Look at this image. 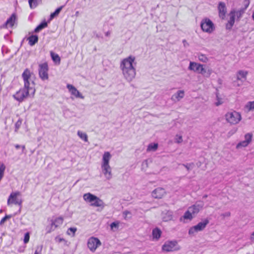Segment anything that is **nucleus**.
<instances>
[{
	"label": "nucleus",
	"mask_w": 254,
	"mask_h": 254,
	"mask_svg": "<svg viewBox=\"0 0 254 254\" xmlns=\"http://www.w3.org/2000/svg\"><path fill=\"white\" fill-rule=\"evenodd\" d=\"M249 144V143H248L246 141L243 140V141H240V142H239L237 144L236 147H237V148L245 147L247 146Z\"/></svg>",
	"instance_id": "nucleus-37"
},
{
	"label": "nucleus",
	"mask_w": 254,
	"mask_h": 254,
	"mask_svg": "<svg viewBox=\"0 0 254 254\" xmlns=\"http://www.w3.org/2000/svg\"><path fill=\"white\" fill-rule=\"evenodd\" d=\"M41 0H28L29 6L31 9H34L36 7L38 4V1Z\"/></svg>",
	"instance_id": "nucleus-32"
},
{
	"label": "nucleus",
	"mask_w": 254,
	"mask_h": 254,
	"mask_svg": "<svg viewBox=\"0 0 254 254\" xmlns=\"http://www.w3.org/2000/svg\"><path fill=\"white\" fill-rule=\"evenodd\" d=\"M246 108L249 111H254V101L252 102H249L246 105Z\"/></svg>",
	"instance_id": "nucleus-38"
},
{
	"label": "nucleus",
	"mask_w": 254,
	"mask_h": 254,
	"mask_svg": "<svg viewBox=\"0 0 254 254\" xmlns=\"http://www.w3.org/2000/svg\"><path fill=\"white\" fill-rule=\"evenodd\" d=\"M21 147L22 150V152L23 153L24 152V150L25 149V145H22V146H21Z\"/></svg>",
	"instance_id": "nucleus-58"
},
{
	"label": "nucleus",
	"mask_w": 254,
	"mask_h": 254,
	"mask_svg": "<svg viewBox=\"0 0 254 254\" xmlns=\"http://www.w3.org/2000/svg\"><path fill=\"white\" fill-rule=\"evenodd\" d=\"M202 30L208 33H212L215 29L213 22L209 18H206L202 20L200 23Z\"/></svg>",
	"instance_id": "nucleus-6"
},
{
	"label": "nucleus",
	"mask_w": 254,
	"mask_h": 254,
	"mask_svg": "<svg viewBox=\"0 0 254 254\" xmlns=\"http://www.w3.org/2000/svg\"><path fill=\"white\" fill-rule=\"evenodd\" d=\"M27 40L29 45L33 46L38 42V36L37 35H32L28 38Z\"/></svg>",
	"instance_id": "nucleus-24"
},
{
	"label": "nucleus",
	"mask_w": 254,
	"mask_h": 254,
	"mask_svg": "<svg viewBox=\"0 0 254 254\" xmlns=\"http://www.w3.org/2000/svg\"><path fill=\"white\" fill-rule=\"evenodd\" d=\"M199 60L203 63H206L208 61V58L203 55H201L198 57Z\"/></svg>",
	"instance_id": "nucleus-42"
},
{
	"label": "nucleus",
	"mask_w": 254,
	"mask_h": 254,
	"mask_svg": "<svg viewBox=\"0 0 254 254\" xmlns=\"http://www.w3.org/2000/svg\"><path fill=\"white\" fill-rule=\"evenodd\" d=\"M218 9L220 17L223 18L227 12L225 3L224 2H219L218 6Z\"/></svg>",
	"instance_id": "nucleus-17"
},
{
	"label": "nucleus",
	"mask_w": 254,
	"mask_h": 254,
	"mask_svg": "<svg viewBox=\"0 0 254 254\" xmlns=\"http://www.w3.org/2000/svg\"><path fill=\"white\" fill-rule=\"evenodd\" d=\"M42 248H43L42 245L38 246L36 247L34 254H41Z\"/></svg>",
	"instance_id": "nucleus-44"
},
{
	"label": "nucleus",
	"mask_w": 254,
	"mask_h": 254,
	"mask_svg": "<svg viewBox=\"0 0 254 254\" xmlns=\"http://www.w3.org/2000/svg\"><path fill=\"white\" fill-rule=\"evenodd\" d=\"M47 26V22H46L45 20H44L35 28L34 32L38 33L43 29L46 28Z\"/></svg>",
	"instance_id": "nucleus-27"
},
{
	"label": "nucleus",
	"mask_w": 254,
	"mask_h": 254,
	"mask_svg": "<svg viewBox=\"0 0 254 254\" xmlns=\"http://www.w3.org/2000/svg\"><path fill=\"white\" fill-rule=\"evenodd\" d=\"M67 88L69 90L71 94L74 95L76 98H79L81 99L83 98V96L82 95V94L73 85L70 84H67Z\"/></svg>",
	"instance_id": "nucleus-18"
},
{
	"label": "nucleus",
	"mask_w": 254,
	"mask_h": 254,
	"mask_svg": "<svg viewBox=\"0 0 254 254\" xmlns=\"http://www.w3.org/2000/svg\"><path fill=\"white\" fill-rule=\"evenodd\" d=\"M158 145L156 143H150L147 148V151H155L158 148Z\"/></svg>",
	"instance_id": "nucleus-30"
},
{
	"label": "nucleus",
	"mask_w": 254,
	"mask_h": 254,
	"mask_svg": "<svg viewBox=\"0 0 254 254\" xmlns=\"http://www.w3.org/2000/svg\"><path fill=\"white\" fill-rule=\"evenodd\" d=\"M78 136L85 142H88V136L86 133L78 130L77 133Z\"/></svg>",
	"instance_id": "nucleus-31"
},
{
	"label": "nucleus",
	"mask_w": 254,
	"mask_h": 254,
	"mask_svg": "<svg viewBox=\"0 0 254 254\" xmlns=\"http://www.w3.org/2000/svg\"><path fill=\"white\" fill-rule=\"evenodd\" d=\"M166 193L164 189L162 188H157L152 192V196L154 198H161Z\"/></svg>",
	"instance_id": "nucleus-14"
},
{
	"label": "nucleus",
	"mask_w": 254,
	"mask_h": 254,
	"mask_svg": "<svg viewBox=\"0 0 254 254\" xmlns=\"http://www.w3.org/2000/svg\"><path fill=\"white\" fill-rule=\"evenodd\" d=\"M185 93L183 90H178L177 93L175 95V97L178 101L180 100L184 96Z\"/></svg>",
	"instance_id": "nucleus-33"
},
{
	"label": "nucleus",
	"mask_w": 254,
	"mask_h": 254,
	"mask_svg": "<svg viewBox=\"0 0 254 254\" xmlns=\"http://www.w3.org/2000/svg\"><path fill=\"white\" fill-rule=\"evenodd\" d=\"M55 241L58 243H61L62 242H66V241L64 238H61L60 236H57L55 238Z\"/></svg>",
	"instance_id": "nucleus-48"
},
{
	"label": "nucleus",
	"mask_w": 254,
	"mask_h": 254,
	"mask_svg": "<svg viewBox=\"0 0 254 254\" xmlns=\"http://www.w3.org/2000/svg\"><path fill=\"white\" fill-rule=\"evenodd\" d=\"M202 64L193 62H190L188 69L198 73H199Z\"/></svg>",
	"instance_id": "nucleus-16"
},
{
	"label": "nucleus",
	"mask_w": 254,
	"mask_h": 254,
	"mask_svg": "<svg viewBox=\"0 0 254 254\" xmlns=\"http://www.w3.org/2000/svg\"><path fill=\"white\" fill-rule=\"evenodd\" d=\"M183 43H184L185 46H186V44L188 45L186 40H183Z\"/></svg>",
	"instance_id": "nucleus-59"
},
{
	"label": "nucleus",
	"mask_w": 254,
	"mask_h": 254,
	"mask_svg": "<svg viewBox=\"0 0 254 254\" xmlns=\"http://www.w3.org/2000/svg\"><path fill=\"white\" fill-rule=\"evenodd\" d=\"M16 20V15L13 13L7 20L0 26V28H7L8 26L12 27Z\"/></svg>",
	"instance_id": "nucleus-13"
},
{
	"label": "nucleus",
	"mask_w": 254,
	"mask_h": 254,
	"mask_svg": "<svg viewBox=\"0 0 254 254\" xmlns=\"http://www.w3.org/2000/svg\"><path fill=\"white\" fill-rule=\"evenodd\" d=\"M231 213L230 212H227L221 214V216H223V217H229Z\"/></svg>",
	"instance_id": "nucleus-52"
},
{
	"label": "nucleus",
	"mask_w": 254,
	"mask_h": 254,
	"mask_svg": "<svg viewBox=\"0 0 254 254\" xmlns=\"http://www.w3.org/2000/svg\"><path fill=\"white\" fill-rule=\"evenodd\" d=\"M205 65L202 64L199 73L202 74L204 77L208 78L212 73V70L210 68H205Z\"/></svg>",
	"instance_id": "nucleus-19"
},
{
	"label": "nucleus",
	"mask_w": 254,
	"mask_h": 254,
	"mask_svg": "<svg viewBox=\"0 0 254 254\" xmlns=\"http://www.w3.org/2000/svg\"><path fill=\"white\" fill-rule=\"evenodd\" d=\"M77 231V229L75 227H70L68 229L67 231V234L68 235H70L72 234V236H74L75 232Z\"/></svg>",
	"instance_id": "nucleus-39"
},
{
	"label": "nucleus",
	"mask_w": 254,
	"mask_h": 254,
	"mask_svg": "<svg viewBox=\"0 0 254 254\" xmlns=\"http://www.w3.org/2000/svg\"><path fill=\"white\" fill-rule=\"evenodd\" d=\"M111 34V32L108 31L105 33V35L107 37L109 36Z\"/></svg>",
	"instance_id": "nucleus-55"
},
{
	"label": "nucleus",
	"mask_w": 254,
	"mask_h": 254,
	"mask_svg": "<svg viewBox=\"0 0 254 254\" xmlns=\"http://www.w3.org/2000/svg\"><path fill=\"white\" fill-rule=\"evenodd\" d=\"M130 214V212L129 211H125L124 212H123V214L124 215L127 216L128 214Z\"/></svg>",
	"instance_id": "nucleus-54"
},
{
	"label": "nucleus",
	"mask_w": 254,
	"mask_h": 254,
	"mask_svg": "<svg viewBox=\"0 0 254 254\" xmlns=\"http://www.w3.org/2000/svg\"><path fill=\"white\" fill-rule=\"evenodd\" d=\"M64 5H62L58 8H57L54 12L51 13L50 15L49 20H52L53 19H54L55 17L57 16L60 12L61 11L62 9L64 7Z\"/></svg>",
	"instance_id": "nucleus-25"
},
{
	"label": "nucleus",
	"mask_w": 254,
	"mask_h": 254,
	"mask_svg": "<svg viewBox=\"0 0 254 254\" xmlns=\"http://www.w3.org/2000/svg\"><path fill=\"white\" fill-rule=\"evenodd\" d=\"M2 209H1V210H0V212H2Z\"/></svg>",
	"instance_id": "nucleus-62"
},
{
	"label": "nucleus",
	"mask_w": 254,
	"mask_h": 254,
	"mask_svg": "<svg viewBox=\"0 0 254 254\" xmlns=\"http://www.w3.org/2000/svg\"><path fill=\"white\" fill-rule=\"evenodd\" d=\"M63 222V219L62 217H58L55 219L54 220H52L51 221V225L55 228L56 229L60 225H61Z\"/></svg>",
	"instance_id": "nucleus-23"
},
{
	"label": "nucleus",
	"mask_w": 254,
	"mask_h": 254,
	"mask_svg": "<svg viewBox=\"0 0 254 254\" xmlns=\"http://www.w3.org/2000/svg\"><path fill=\"white\" fill-rule=\"evenodd\" d=\"M48 70L49 67L47 63H44L39 65V77L43 81L48 79Z\"/></svg>",
	"instance_id": "nucleus-7"
},
{
	"label": "nucleus",
	"mask_w": 254,
	"mask_h": 254,
	"mask_svg": "<svg viewBox=\"0 0 254 254\" xmlns=\"http://www.w3.org/2000/svg\"><path fill=\"white\" fill-rule=\"evenodd\" d=\"M226 121L231 125H236L241 121V115L236 111L229 112L225 115Z\"/></svg>",
	"instance_id": "nucleus-4"
},
{
	"label": "nucleus",
	"mask_w": 254,
	"mask_h": 254,
	"mask_svg": "<svg viewBox=\"0 0 254 254\" xmlns=\"http://www.w3.org/2000/svg\"><path fill=\"white\" fill-rule=\"evenodd\" d=\"M253 134L252 133H247L245 135V141H246L249 144L252 140Z\"/></svg>",
	"instance_id": "nucleus-36"
},
{
	"label": "nucleus",
	"mask_w": 254,
	"mask_h": 254,
	"mask_svg": "<svg viewBox=\"0 0 254 254\" xmlns=\"http://www.w3.org/2000/svg\"><path fill=\"white\" fill-rule=\"evenodd\" d=\"M230 19L228 21V23H227L226 25V28L227 29L230 30L233 26L234 25V24L235 23V10H232L230 12Z\"/></svg>",
	"instance_id": "nucleus-15"
},
{
	"label": "nucleus",
	"mask_w": 254,
	"mask_h": 254,
	"mask_svg": "<svg viewBox=\"0 0 254 254\" xmlns=\"http://www.w3.org/2000/svg\"><path fill=\"white\" fill-rule=\"evenodd\" d=\"M32 89L31 87L26 88L24 87L20 88L15 94L12 95L13 98L18 101L22 102L24 100L28 97L29 93V90Z\"/></svg>",
	"instance_id": "nucleus-3"
},
{
	"label": "nucleus",
	"mask_w": 254,
	"mask_h": 254,
	"mask_svg": "<svg viewBox=\"0 0 254 254\" xmlns=\"http://www.w3.org/2000/svg\"><path fill=\"white\" fill-rule=\"evenodd\" d=\"M250 2L249 0H245V7L244 8H245V10H246V9L247 8Z\"/></svg>",
	"instance_id": "nucleus-51"
},
{
	"label": "nucleus",
	"mask_w": 254,
	"mask_h": 254,
	"mask_svg": "<svg viewBox=\"0 0 254 254\" xmlns=\"http://www.w3.org/2000/svg\"><path fill=\"white\" fill-rule=\"evenodd\" d=\"M111 158V155L109 152H104L103 155V163L102 165H109V161Z\"/></svg>",
	"instance_id": "nucleus-22"
},
{
	"label": "nucleus",
	"mask_w": 254,
	"mask_h": 254,
	"mask_svg": "<svg viewBox=\"0 0 254 254\" xmlns=\"http://www.w3.org/2000/svg\"><path fill=\"white\" fill-rule=\"evenodd\" d=\"M164 221H168V219H165V218H164Z\"/></svg>",
	"instance_id": "nucleus-60"
},
{
	"label": "nucleus",
	"mask_w": 254,
	"mask_h": 254,
	"mask_svg": "<svg viewBox=\"0 0 254 254\" xmlns=\"http://www.w3.org/2000/svg\"><path fill=\"white\" fill-rule=\"evenodd\" d=\"M11 215H6L4 217H3L0 221V225H2L4 224V223L9 218H11Z\"/></svg>",
	"instance_id": "nucleus-43"
},
{
	"label": "nucleus",
	"mask_w": 254,
	"mask_h": 254,
	"mask_svg": "<svg viewBox=\"0 0 254 254\" xmlns=\"http://www.w3.org/2000/svg\"><path fill=\"white\" fill-rule=\"evenodd\" d=\"M51 57L52 58V60L55 63H58L59 64L60 63L61 58L60 56L53 52H51L50 53Z\"/></svg>",
	"instance_id": "nucleus-28"
},
{
	"label": "nucleus",
	"mask_w": 254,
	"mask_h": 254,
	"mask_svg": "<svg viewBox=\"0 0 254 254\" xmlns=\"http://www.w3.org/2000/svg\"><path fill=\"white\" fill-rule=\"evenodd\" d=\"M216 97H217V101L215 103V105L217 106H219V105H221L223 103V102L221 100V99H220L218 97V96L217 95L216 96Z\"/></svg>",
	"instance_id": "nucleus-49"
},
{
	"label": "nucleus",
	"mask_w": 254,
	"mask_h": 254,
	"mask_svg": "<svg viewBox=\"0 0 254 254\" xmlns=\"http://www.w3.org/2000/svg\"><path fill=\"white\" fill-rule=\"evenodd\" d=\"M203 207V203L202 202H196L194 204L189 207V209L194 215L197 214Z\"/></svg>",
	"instance_id": "nucleus-12"
},
{
	"label": "nucleus",
	"mask_w": 254,
	"mask_h": 254,
	"mask_svg": "<svg viewBox=\"0 0 254 254\" xmlns=\"http://www.w3.org/2000/svg\"><path fill=\"white\" fill-rule=\"evenodd\" d=\"M183 141L182 136L181 135H179L177 134L175 137V142L180 143Z\"/></svg>",
	"instance_id": "nucleus-46"
},
{
	"label": "nucleus",
	"mask_w": 254,
	"mask_h": 254,
	"mask_svg": "<svg viewBox=\"0 0 254 254\" xmlns=\"http://www.w3.org/2000/svg\"><path fill=\"white\" fill-rule=\"evenodd\" d=\"M22 124V120L19 119L15 124V130L16 131L20 127Z\"/></svg>",
	"instance_id": "nucleus-40"
},
{
	"label": "nucleus",
	"mask_w": 254,
	"mask_h": 254,
	"mask_svg": "<svg viewBox=\"0 0 254 254\" xmlns=\"http://www.w3.org/2000/svg\"><path fill=\"white\" fill-rule=\"evenodd\" d=\"M119 221H115V222H112L110 224V227L112 229H113L114 228L118 229V227H119Z\"/></svg>",
	"instance_id": "nucleus-41"
},
{
	"label": "nucleus",
	"mask_w": 254,
	"mask_h": 254,
	"mask_svg": "<svg viewBox=\"0 0 254 254\" xmlns=\"http://www.w3.org/2000/svg\"><path fill=\"white\" fill-rule=\"evenodd\" d=\"M19 194L20 192L19 191L13 192L11 193L7 199V205H9L10 204H14L21 206L22 203V201L21 199H19L17 197V196Z\"/></svg>",
	"instance_id": "nucleus-9"
},
{
	"label": "nucleus",
	"mask_w": 254,
	"mask_h": 254,
	"mask_svg": "<svg viewBox=\"0 0 254 254\" xmlns=\"http://www.w3.org/2000/svg\"><path fill=\"white\" fill-rule=\"evenodd\" d=\"M250 240L252 241H254V231L251 234L250 236Z\"/></svg>",
	"instance_id": "nucleus-53"
},
{
	"label": "nucleus",
	"mask_w": 254,
	"mask_h": 254,
	"mask_svg": "<svg viewBox=\"0 0 254 254\" xmlns=\"http://www.w3.org/2000/svg\"><path fill=\"white\" fill-rule=\"evenodd\" d=\"M135 57L130 56L122 60L120 64V68L122 70L124 77L128 81H131L135 77L136 72L133 66Z\"/></svg>",
	"instance_id": "nucleus-1"
},
{
	"label": "nucleus",
	"mask_w": 254,
	"mask_h": 254,
	"mask_svg": "<svg viewBox=\"0 0 254 254\" xmlns=\"http://www.w3.org/2000/svg\"><path fill=\"white\" fill-rule=\"evenodd\" d=\"M209 220L205 219L202 221L199 222L197 225L191 227L189 230L190 235H194L196 233L203 230L209 223Z\"/></svg>",
	"instance_id": "nucleus-5"
},
{
	"label": "nucleus",
	"mask_w": 254,
	"mask_h": 254,
	"mask_svg": "<svg viewBox=\"0 0 254 254\" xmlns=\"http://www.w3.org/2000/svg\"><path fill=\"white\" fill-rule=\"evenodd\" d=\"M102 172L107 179L109 180L112 178L111 168L110 165H102Z\"/></svg>",
	"instance_id": "nucleus-20"
},
{
	"label": "nucleus",
	"mask_w": 254,
	"mask_h": 254,
	"mask_svg": "<svg viewBox=\"0 0 254 254\" xmlns=\"http://www.w3.org/2000/svg\"><path fill=\"white\" fill-rule=\"evenodd\" d=\"M162 234V232L160 229L156 227L152 230V236L154 239L158 240Z\"/></svg>",
	"instance_id": "nucleus-26"
},
{
	"label": "nucleus",
	"mask_w": 254,
	"mask_h": 254,
	"mask_svg": "<svg viewBox=\"0 0 254 254\" xmlns=\"http://www.w3.org/2000/svg\"><path fill=\"white\" fill-rule=\"evenodd\" d=\"M29 239H30V235H29V233H28V232L26 233L24 235V240H23L24 244L27 243L29 241Z\"/></svg>",
	"instance_id": "nucleus-45"
},
{
	"label": "nucleus",
	"mask_w": 254,
	"mask_h": 254,
	"mask_svg": "<svg viewBox=\"0 0 254 254\" xmlns=\"http://www.w3.org/2000/svg\"><path fill=\"white\" fill-rule=\"evenodd\" d=\"M96 36H97V37H99V35H96Z\"/></svg>",
	"instance_id": "nucleus-63"
},
{
	"label": "nucleus",
	"mask_w": 254,
	"mask_h": 254,
	"mask_svg": "<svg viewBox=\"0 0 254 254\" xmlns=\"http://www.w3.org/2000/svg\"><path fill=\"white\" fill-rule=\"evenodd\" d=\"M245 8H241L238 11H235L236 16H237L238 20H239L242 16L243 14L245 12Z\"/></svg>",
	"instance_id": "nucleus-34"
},
{
	"label": "nucleus",
	"mask_w": 254,
	"mask_h": 254,
	"mask_svg": "<svg viewBox=\"0 0 254 254\" xmlns=\"http://www.w3.org/2000/svg\"><path fill=\"white\" fill-rule=\"evenodd\" d=\"M192 215L193 214L188 209V210L185 212L183 217L184 219L191 220L193 217Z\"/></svg>",
	"instance_id": "nucleus-29"
},
{
	"label": "nucleus",
	"mask_w": 254,
	"mask_h": 254,
	"mask_svg": "<svg viewBox=\"0 0 254 254\" xmlns=\"http://www.w3.org/2000/svg\"><path fill=\"white\" fill-rule=\"evenodd\" d=\"M248 73L247 71L243 70H239L237 74V79L238 80H241L242 81H245L247 79Z\"/></svg>",
	"instance_id": "nucleus-21"
},
{
	"label": "nucleus",
	"mask_w": 254,
	"mask_h": 254,
	"mask_svg": "<svg viewBox=\"0 0 254 254\" xmlns=\"http://www.w3.org/2000/svg\"><path fill=\"white\" fill-rule=\"evenodd\" d=\"M55 228H53L51 225L50 226H48L46 227V231L47 233H50L51 232L54 231Z\"/></svg>",
	"instance_id": "nucleus-47"
},
{
	"label": "nucleus",
	"mask_w": 254,
	"mask_h": 254,
	"mask_svg": "<svg viewBox=\"0 0 254 254\" xmlns=\"http://www.w3.org/2000/svg\"><path fill=\"white\" fill-rule=\"evenodd\" d=\"M162 250L165 252H173L179 250V247L176 241H167L162 246Z\"/></svg>",
	"instance_id": "nucleus-8"
},
{
	"label": "nucleus",
	"mask_w": 254,
	"mask_h": 254,
	"mask_svg": "<svg viewBox=\"0 0 254 254\" xmlns=\"http://www.w3.org/2000/svg\"><path fill=\"white\" fill-rule=\"evenodd\" d=\"M83 199L86 201L91 203L92 206L102 207L104 206V203L102 200L89 192L83 195Z\"/></svg>",
	"instance_id": "nucleus-2"
},
{
	"label": "nucleus",
	"mask_w": 254,
	"mask_h": 254,
	"mask_svg": "<svg viewBox=\"0 0 254 254\" xmlns=\"http://www.w3.org/2000/svg\"><path fill=\"white\" fill-rule=\"evenodd\" d=\"M182 165L187 169L188 172H190L194 167V164L193 163L183 164Z\"/></svg>",
	"instance_id": "nucleus-35"
},
{
	"label": "nucleus",
	"mask_w": 254,
	"mask_h": 254,
	"mask_svg": "<svg viewBox=\"0 0 254 254\" xmlns=\"http://www.w3.org/2000/svg\"><path fill=\"white\" fill-rule=\"evenodd\" d=\"M15 147L16 149H18L21 147V145H20L19 144H16V145H15Z\"/></svg>",
	"instance_id": "nucleus-56"
},
{
	"label": "nucleus",
	"mask_w": 254,
	"mask_h": 254,
	"mask_svg": "<svg viewBox=\"0 0 254 254\" xmlns=\"http://www.w3.org/2000/svg\"><path fill=\"white\" fill-rule=\"evenodd\" d=\"M8 37H9V35L8 34H6L4 35V38L5 39V40H7L8 38Z\"/></svg>",
	"instance_id": "nucleus-57"
},
{
	"label": "nucleus",
	"mask_w": 254,
	"mask_h": 254,
	"mask_svg": "<svg viewBox=\"0 0 254 254\" xmlns=\"http://www.w3.org/2000/svg\"><path fill=\"white\" fill-rule=\"evenodd\" d=\"M101 244L100 240L95 237L90 238L87 242L88 248L92 252H94L96 250L97 248L100 246Z\"/></svg>",
	"instance_id": "nucleus-10"
},
{
	"label": "nucleus",
	"mask_w": 254,
	"mask_h": 254,
	"mask_svg": "<svg viewBox=\"0 0 254 254\" xmlns=\"http://www.w3.org/2000/svg\"><path fill=\"white\" fill-rule=\"evenodd\" d=\"M207 196V195H205L203 196V197H206Z\"/></svg>",
	"instance_id": "nucleus-61"
},
{
	"label": "nucleus",
	"mask_w": 254,
	"mask_h": 254,
	"mask_svg": "<svg viewBox=\"0 0 254 254\" xmlns=\"http://www.w3.org/2000/svg\"><path fill=\"white\" fill-rule=\"evenodd\" d=\"M25 246H20L18 249V252L19 253H23L25 251Z\"/></svg>",
	"instance_id": "nucleus-50"
},
{
	"label": "nucleus",
	"mask_w": 254,
	"mask_h": 254,
	"mask_svg": "<svg viewBox=\"0 0 254 254\" xmlns=\"http://www.w3.org/2000/svg\"><path fill=\"white\" fill-rule=\"evenodd\" d=\"M31 76V72L28 68H26L22 74V77L24 81V86L26 88H29V79Z\"/></svg>",
	"instance_id": "nucleus-11"
}]
</instances>
